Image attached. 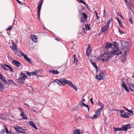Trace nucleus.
<instances>
[{"label": "nucleus", "instance_id": "obj_1", "mask_svg": "<svg viewBox=\"0 0 134 134\" xmlns=\"http://www.w3.org/2000/svg\"><path fill=\"white\" fill-rule=\"evenodd\" d=\"M118 44L117 42H113L112 43H107L105 46V51L107 50L106 52L102 54L98 59L102 60L103 61H107L114 55H118L120 53H122L123 51L121 52L120 50H118Z\"/></svg>", "mask_w": 134, "mask_h": 134}, {"label": "nucleus", "instance_id": "obj_2", "mask_svg": "<svg viewBox=\"0 0 134 134\" xmlns=\"http://www.w3.org/2000/svg\"><path fill=\"white\" fill-rule=\"evenodd\" d=\"M27 77V75L24 73L21 72V75L18 80L20 83H24L25 79Z\"/></svg>", "mask_w": 134, "mask_h": 134}, {"label": "nucleus", "instance_id": "obj_3", "mask_svg": "<svg viewBox=\"0 0 134 134\" xmlns=\"http://www.w3.org/2000/svg\"><path fill=\"white\" fill-rule=\"evenodd\" d=\"M43 2V0H41V1L38 2L37 8V15L39 19H40V11L41 9V7Z\"/></svg>", "mask_w": 134, "mask_h": 134}, {"label": "nucleus", "instance_id": "obj_4", "mask_svg": "<svg viewBox=\"0 0 134 134\" xmlns=\"http://www.w3.org/2000/svg\"><path fill=\"white\" fill-rule=\"evenodd\" d=\"M18 52H19L22 56H23L27 62L29 63L30 64H31L32 63V62L30 60L29 58L27 57L26 54H24L20 51H19Z\"/></svg>", "mask_w": 134, "mask_h": 134}, {"label": "nucleus", "instance_id": "obj_5", "mask_svg": "<svg viewBox=\"0 0 134 134\" xmlns=\"http://www.w3.org/2000/svg\"><path fill=\"white\" fill-rule=\"evenodd\" d=\"M96 79L100 80L104 79L105 76L104 73L101 72L98 75H96Z\"/></svg>", "mask_w": 134, "mask_h": 134}, {"label": "nucleus", "instance_id": "obj_6", "mask_svg": "<svg viewBox=\"0 0 134 134\" xmlns=\"http://www.w3.org/2000/svg\"><path fill=\"white\" fill-rule=\"evenodd\" d=\"M60 82L62 85L63 86L65 85L66 84H67L69 85V83L70 82V81L65 79H62L60 80Z\"/></svg>", "mask_w": 134, "mask_h": 134}, {"label": "nucleus", "instance_id": "obj_7", "mask_svg": "<svg viewBox=\"0 0 134 134\" xmlns=\"http://www.w3.org/2000/svg\"><path fill=\"white\" fill-rule=\"evenodd\" d=\"M18 109L21 112L20 115L21 117H23V119H27V118L24 113L23 110L20 107H19L18 108Z\"/></svg>", "mask_w": 134, "mask_h": 134}, {"label": "nucleus", "instance_id": "obj_8", "mask_svg": "<svg viewBox=\"0 0 134 134\" xmlns=\"http://www.w3.org/2000/svg\"><path fill=\"white\" fill-rule=\"evenodd\" d=\"M131 127V126L129 124L123 125L122 126V131H126L128 129H129Z\"/></svg>", "mask_w": 134, "mask_h": 134}, {"label": "nucleus", "instance_id": "obj_9", "mask_svg": "<svg viewBox=\"0 0 134 134\" xmlns=\"http://www.w3.org/2000/svg\"><path fill=\"white\" fill-rule=\"evenodd\" d=\"M101 111V110L98 109L95 113V114L94 115V116L92 117L91 118L92 119L96 118L99 117L100 115V111Z\"/></svg>", "mask_w": 134, "mask_h": 134}, {"label": "nucleus", "instance_id": "obj_10", "mask_svg": "<svg viewBox=\"0 0 134 134\" xmlns=\"http://www.w3.org/2000/svg\"><path fill=\"white\" fill-rule=\"evenodd\" d=\"M131 114H130V113H128L127 112H126L124 114H120V116L122 118H129L131 116Z\"/></svg>", "mask_w": 134, "mask_h": 134}, {"label": "nucleus", "instance_id": "obj_11", "mask_svg": "<svg viewBox=\"0 0 134 134\" xmlns=\"http://www.w3.org/2000/svg\"><path fill=\"white\" fill-rule=\"evenodd\" d=\"M122 83L121 84V86L125 90V91L127 92L129 91V90L128 89L126 86V85L125 82L122 81Z\"/></svg>", "mask_w": 134, "mask_h": 134}, {"label": "nucleus", "instance_id": "obj_12", "mask_svg": "<svg viewBox=\"0 0 134 134\" xmlns=\"http://www.w3.org/2000/svg\"><path fill=\"white\" fill-rule=\"evenodd\" d=\"M15 131L17 132H19L20 131L19 130L20 129L21 130H24L25 129H23L22 127L19 126H16V127H14Z\"/></svg>", "mask_w": 134, "mask_h": 134}, {"label": "nucleus", "instance_id": "obj_13", "mask_svg": "<svg viewBox=\"0 0 134 134\" xmlns=\"http://www.w3.org/2000/svg\"><path fill=\"white\" fill-rule=\"evenodd\" d=\"M31 38L32 40L35 42H37V37L36 36H35L33 35H31Z\"/></svg>", "mask_w": 134, "mask_h": 134}, {"label": "nucleus", "instance_id": "obj_14", "mask_svg": "<svg viewBox=\"0 0 134 134\" xmlns=\"http://www.w3.org/2000/svg\"><path fill=\"white\" fill-rule=\"evenodd\" d=\"M0 79H1V80L4 83H4L6 84L7 83V82L5 78L1 74H0Z\"/></svg>", "mask_w": 134, "mask_h": 134}, {"label": "nucleus", "instance_id": "obj_15", "mask_svg": "<svg viewBox=\"0 0 134 134\" xmlns=\"http://www.w3.org/2000/svg\"><path fill=\"white\" fill-rule=\"evenodd\" d=\"M80 104L82 106H84L86 107L88 109V111H89V107L88 105L86 104L85 103H83V102L82 101H81V102Z\"/></svg>", "mask_w": 134, "mask_h": 134}, {"label": "nucleus", "instance_id": "obj_16", "mask_svg": "<svg viewBox=\"0 0 134 134\" xmlns=\"http://www.w3.org/2000/svg\"><path fill=\"white\" fill-rule=\"evenodd\" d=\"M13 63L15 65L19 67L21 66L20 63L17 61L13 60Z\"/></svg>", "mask_w": 134, "mask_h": 134}, {"label": "nucleus", "instance_id": "obj_17", "mask_svg": "<svg viewBox=\"0 0 134 134\" xmlns=\"http://www.w3.org/2000/svg\"><path fill=\"white\" fill-rule=\"evenodd\" d=\"M108 28V27H107L105 25H103L101 31L102 32H104L105 31L107 30Z\"/></svg>", "mask_w": 134, "mask_h": 134}, {"label": "nucleus", "instance_id": "obj_18", "mask_svg": "<svg viewBox=\"0 0 134 134\" xmlns=\"http://www.w3.org/2000/svg\"><path fill=\"white\" fill-rule=\"evenodd\" d=\"M90 61L92 64L93 65L94 67L96 68V71L97 72L98 71V67L97 66L96 64L95 63L93 62V61L90 60Z\"/></svg>", "mask_w": 134, "mask_h": 134}, {"label": "nucleus", "instance_id": "obj_19", "mask_svg": "<svg viewBox=\"0 0 134 134\" xmlns=\"http://www.w3.org/2000/svg\"><path fill=\"white\" fill-rule=\"evenodd\" d=\"M129 86V89L131 91H134V85L131 83L130 84H128Z\"/></svg>", "mask_w": 134, "mask_h": 134}, {"label": "nucleus", "instance_id": "obj_20", "mask_svg": "<svg viewBox=\"0 0 134 134\" xmlns=\"http://www.w3.org/2000/svg\"><path fill=\"white\" fill-rule=\"evenodd\" d=\"M69 84V85L72 87L75 91H77V87L76 86L74 85L73 84L71 81Z\"/></svg>", "mask_w": 134, "mask_h": 134}, {"label": "nucleus", "instance_id": "obj_21", "mask_svg": "<svg viewBox=\"0 0 134 134\" xmlns=\"http://www.w3.org/2000/svg\"><path fill=\"white\" fill-rule=\"evenodd\" d=\"M29 124L32 126L33 127L35 128L37 130L38 129V128L36 127V126L35 124L32 121H29Z\"/></svg>", "mask_w": 134, "mask_h": 134}, {"label": "nucleus", "instance_id": "obj_22", "mask_svg": "<svg viewBox=\"0 0 134 134\" xmlns=\"http://www.w3.org/2000/svg\"><path fill=\"white\" fill-rule=\"evenodd\" d=\"M74 63L77 65V63L78 62V60L77 58V57H76V54H75L74 55Z\"/></svg>", "mask_w": 134, "mask_h": 134}, {"label": "nucleus", "instance_id": "obj_23", "mask_svg": "<svg viewBox=\"0 0 134 134\" xmlns=\"http://www.w3.org/2000/svg\"><path fill=\"white\" fill-rule=\"evenodd\" d=\"M3 84V83L0 81V92L2 91L4 88Z\"/></svg>", "mask_w": 134, "mask_h": 134}, {"label": "nucleus", "instance_id": "obj_24", "mask_svg": "<svg viewBox=\"0 0 134 134\" xmlns=\"http://www.w3.org/2000/svg\"><path fill=\"white\" fill-rule=\"evenodd\" d=\"M112 21V18H109V20L108 21L107 23L105 25L106 26H107V27H109V24L110 23V22Z\"/></svg>", "mask_w": 134, "mask_h": 134}, {"label": "nucleus", "instance_id": "obj_25", "mask_svg": "<svg viewBox=\"0 0 134 134\" xmlns=\"http://www.w3.org/2000/svg\"><path fill=\"white\" fill-rule=\"evenodd\" d=\"M4 65H5V66L9 68V70L11 72H13V69L9 65H6L5 64H4Z\"/></svg>", "mask_w": 134, "mask_h": 134}, {"label": "nucleus", "instance_id": "obj_26", "mask_svg": "<svg viewBox=\"0 0 134 134\" xmlns=\"http://www.w3.org/2000/svg\"><path fill=\"white\" fill-rule=\"evenodd\" d=\"M121 60L122 61V62H124L126 59V56H125L124 55V56L122 55L121 56Z\"/></svg>", "mask_w": 134, "mask_h": 134}, {"label": "nucleus", "instance_id": "obj_27", "mask_svg": "<svg viewBox=\"0 0 134 134\" xmlns=\"http://www.w3.org/2000/svg\"><path fill=\"white\" fill-rule=\"evenodd\" d=\"M99 105L101 107L100 108L98 109L99 110H102L103 108L104 107V104L101 102H98Z\"/></svg>", "mask_w": 134, "mask_h": 134}, {"label": "nucleus", "instance_id": "obj_28", "mask_svg": "<svg viewBox=\"0 0 134 134\" xmlns=\"http://www.w3.org/2000/svg\"><path fill=\"white\" fill-rule=\"evenodd\" d=\"M74 134H80V131L79 129H76L75 130L74 132Z\"/></svg>", "mask_w": 134, "mask_h": 134}, {"label": "nucleus", "instance_id": "obj_29", "mask_svg": "<svg viewBox=\"0 0 134 134\" xmlns=\"http://www.w3.org/2000/svg\"><path fill=\"white\" fill-rule=\"evenodd\" d=\"M114 131L116 132L117 131H122V128H116L115 127H114Z\"/></svg>", "mask_w": 134, "mask_h": 134}, {"label": "nucleus", "instance_id": "obj_30", "mask_svg": "<svg viewBox=\"0 0 134 134\" xmlns=\"http://www.w3.org/2000/svg\"><path fill=\"white\" fill-rule=\"evenodd\" d=\"M91 54V50L90 49H87L86 50V55L89 57L90 56V55Z\"/></svg>", "mask_w": 134, "mask_h": 134}, {"label": "nucleus", "instance_id": "obj_31", "mask_svg": "<svg viewBox=\"0 0 134 134\" xmlns=\"http://www.w3.org/2000/svg\"><path fill=\"white\" fill-rule=\"evenodd\" d=\"M123 107L125 108L126 110V111H128L129 113H130V114H132V115H133V111H132L128 109L125 107Z\"/></svg>", "mask_w": 134, "mask_h": 134}, {"label": "nucleus", "instance_id": "obj_32", "mask_svg": "<svg viewBox=\"0 0 134 134\" xmlns=\"http://www.w3.org/2000/svg\"><path fill=\"white\" fill-rule=\"evenodd\" d=\"M53 82L56 83L58 85H60V84L59 83V82H60V80H59L56 79L54 81H52L51 83H53Z\"/></svg>", "mask_w": 134, "mask_h": 134}, {"label": "nucleus", "instance_id": "obj_33", "mask_svg": "<svg viewBox=\"0 0 134 134\" xmlns=\"http://www.w3.org/2000/svg\"><path fill=\"white\" fill-rule=\"evenodd\" d=\"M82 14L83 16V18H84V20H86V19L87 18L88 16L87 14L83 13H82Z\"/></svg>", "mask_w": 134, "mask_h": 134}, {"label": "nucleus", "instance_id": "obj_34", "mask_svg": "<svg viewBox=\"0 0 134 134\" xmlns=\"http://www.w3.org/2000/svg\"><path fill=\"white\" fill-rule=\"evenodd\" d=\"M85 29L86 30H89L90 29V27L88 24H86L85 25Z\"/></svg>", "mask_w": 134, "mask_h": 134}, {"label": "nucleus", "instance_id": "obj_35", "mask_svg": "<svg viewBox=\"0 0 134 134\" xmlns=\"http://www.w3.org/2000/svg\"><path fill=\"white\" fill-rule=\"evenodd\" d=\"M80 21L81 23L84 24L85 20L83 17H81L80 19Z\"/></svg>", "mask_w": 134, "mask_h": 134}, {"label": "nucleus", "instance_id": "obj_36", "mask_svg": "<svg viewBox=\"0 0 134 134\" xmlns=\"http://www.w3.org/2000/svg\"><path fill=\"white\" fill-rule=\"evenodd\" d=\"M10 47L13 51H15L16 49H17L16 45H15V46H11Z\"/></svg>", "mask_w": 134, "mask_h": 134}, {"label": "nucleus", "instance_id": "obj_37", "mask_svg": "<svg viewBox=\"0 0 134 134\" xmlns=\"http://www.w3.org/2000/svg\"><path fill=\"white\" fill-rule=\"evenodd\" d=\"M81 118L80 116H79L78 118L75 119L76 122H79L81 120Z\"/></svg>", "mask_w": 134, "mask_h": 134}, {"label": "nucleus", "instance_id": "obj_38", "mask_svg": "<svg viewBox=\"0 0 134 134\" xmlns=\"http://www.w3.org/2000/svg\"><path fill=\"white\" fill-rule=\"evenodd\" d=\"M53 74H59V71L55 70H53Z\"/></svg>", "mask_w": 134, "mask_h": 134}, {"label": "nucleus", "instance_id": "obj_39", "mask_svg": "<svg viewBox=\"0 0 134 134\" xmlns=\"http://www.w3.org/2000/svg\"><path fill=\"white\" fill-rule=\"evenodd\" d=\"M26 73L28 75L30 76H31L32 75V72H30L28 71H26Z\"/></svg>", "mask_w": 134, "mask_h": 134}, {"label": "nucleus", "instance_id": "obj_40", "mask_svg": "<svg viewBox=\"0 0 134 134\" xmlns=\"http://www.w3.org/2000/svg\"><path fill=\"white\" fill-rule=\"evenodd\" d=\"M4 129H4V130H5L6 133H9V131H8V129L5 126H3Z\"/></svg>", "mask_w": 134, "mask_h": 134}, {"label": "nucleus", "instance_id": "obj_41", "mask_svg": "<svg viewBox=\"0 0 134 134\" xmlns=\"http://www.w3.org/2000/svg\"><path fill=\"white\" fill-rule=\"evenodd\" d=\"M5 132L4 129H3L0 131V134H3Z\"/></svg>", "mask_w": 134, "mask_h": 134}, {"label": "nucleus", "instance_id": "obj_42", "mask_svg": "<svg viewBox=\"0 0 134 134\" xmlns=\"http://www.w3.org/2000/svg\"><path fill=\"white\" fill-rule=\"evenodd\" d=\"M13 27V26H10L7 29H6V30H11L12 29V27Z\"/></svg>", "mask_w": 134, "mask_h": 134}, {"label": "nucleus", "instance_id": "obj_43", "mask_svg": "<svg viewBox=\"0 0 134 134\" xmlns=\"http://www.w3.org/2000/svg\"><path fill=\"white\" fill-rule=\"evenodd\" d=\"M2 67V68L4 70H5L7 71V70H8V69H7L5 67V65H4H4H1Z\"/></svg>", "mask_w": 134, "mask_h": 134}, {"label": "nucleus", "instance_id": "obj_44", "mask_svg": "<svg viewBox=\"0 0 134 134\" xmlns=\"http://www.w3.org/2000/svg\"><path fill=\"white\" fill-rule=\"evenodd\" d=\"M103 12H104V14H103V17H105L107 13H106V11L105 10H103Z\"/></svg>", "mask_w": 134, "mask_h": 134}, {"label": "nucleus", "instance_id": "obj_45", "mask_svg": "<svg viewBox=\"0 0 134 134\" xmlns=\"http://www.w3.org/2000/svg\"><path fill=\"white\" fill-rule=\"evenodd\" d=\"M8 81H10V83H13V84L15 83L14 82L13 80L11 79H8Z\"/></svg>", "mask_w": 134, "mask_h": 134}, {"label": "nucleus", "instance_id": "obj_46", "mask_svg": "<svg viewBox=\"0 0 134 134\" xmlns=\"http://www.w3.org/2000/svg\"><path fill=\"white\" fill-rule=\"evenodd\" d=\"M21 5H22L23 4V3L20 1H19V0H16Z\"/></svg>", "mask_w": 134, "mask_h": 134}, {"label": "nucleus", "instance_id": "obj_47", "mask_svg": "<svg viewBox=\"0 0 134 134\" xmlns=\"http://www.w3.org/2000/svg\"><path fill=\"white\" fill-rule=\"evenodd\" d=\"M127 52L126 51H124V53H123V55H124L125 56H126L127 54ZM124 56V55H123Z\"/></svg>", "mask_w": 134, "mask_h": 134}, {"label": "nucleus", "instance_id": "obj_48", "mask_svg": "<svg viewBox=\"0 0 134 134\" xmlns=\"http://www.w3.org/2000/svg\"><path fill=\"white\" fill-rule=\"evenodd\" d=\"M95 14H96V15L97 16V18L96 19V20L97 19H99V16H98V14H97V13L96 12H95Z\"/></svg>", "mask_w": 134, "mask_h": 134}, {"label": "nucleus", "instance_id": "obj_49", "mask_svg": "<svg viewBox=\"0 0 134 134\" xmlns=\"http://www.w3.org/2000/svg\"><path fill=\"white\" fill-rule=\"evenodd\" d=\"M90 101L91 102V103L92 104H93V98H91L90 99Z\"/></svg>", "mask_w": 134, "mask_h": 134}, {"label": "nucleus", "instance_id": "obj_50", "mask_svg": "<svg viewBox=\"0 0 134 134\" xmlns=\"http://www.w3.org/2000/svg\"><path fill=\"white\" fill-rule=\"evenodd\" d=\"M18 133H22L23 134L25 133V134H26V133H25V132H23V131H19V132H18Z\"/></svg>", "mask_w": 134, "mask_h": 134}, {"label": "nucleus", "instance_id": "obj_51", "mask_svg": "<svg viewBox=\"0 0 134 134\" xmlns=\"http://www.w3.org/2000/svg\"><path fill=\"white\" fill-rule=\"evenodd\" d=\"M119 16H120L122 18V19H124V17H123V16H122V15H121V14H120L119 15H118Z\"/></svg>", "mask_w": 134, "mask_h": 134}, {"label": "nucleus", "instance_id": "obj_52", "mask_svg": "<svg viewBox=\"0 0 134 134\" xmlns=\"http://www.w3.org/2000/svg\"><path fill=\"white\" fill-rule=\"evenodd\" d=\"M119 32L121 34H122L124 33L123 32L121 31L119 29Z\"/></svg>", "mask_w": 134, "mask_h": 134}, {"label": "nucleus", "instance_id": "obj_53", "mask_svg": "<svg viewBox=\"0 0 134 134\" xmlns=\"http://www.w3.org/2000/svg\"><path fill=\"white\" fill-rule=\"evenodd\" d=\"M129 21L132 24H133V22L132 21V19L131 18L129 19Z\"/></svg>", "mask_w": 134, "mask_h": 134}, {"label": "nucleus", "instance_id": "obj_54", "mask_svg": "<svg viewBox=\"0 0 134 134\" xmlns=\"http://www.w3.org/2000/svg\"><path fill=\"white\" fill-rule=\"evenodd\" d=\"M116 19L118 20V22L119 23H120V21L119 20V18H118V17H117L116 18Z\"/></svg>", "mask_w": 134, "mask_h": 134}, {"label": "nucleus", "instance_id": "obj_55", "mask_svg": "<svg viewBox=\"0 0 134 134\" xmlns=\"http://www.w3.org/2000/svg\"><path fill=\"white\" fill-rule=\"evenodd\" d=\"M81 3L83 4L84 5H86V4L85 2L83 1H81Z\"/></svg>", "mask_w": 134, "mask_h": 134}, {"label": "nucleus", "instance_id": "obj_56", "mask_svg": "<svg viewBox=\"0 0 134 134\" xmlns=\"http://www.w3.org/2000/svg\"><path fill=\"white\" fill-rule=\"evenodd\" d=\"M12 46H15V45H16L15 44V43L14 42L12 41Z\"/></svg>", "mask_w": 134, "mask_h": 134}, {"label": "nucleus", "instance_id": "obj_57", "mask_svg": "<svg viewBox=\"0 0 134 134\" xmlns=\"http://www.w3.org/2000/svg\"><path fill=\"white\" fill-rule=\"evenodd\" d=\"M123 111H124V110H121V111L120 112V114H122V113H123Z\"/></svg>", "mask_w": 134, "mask_h": 134}, {"label": "nucleus", "instance_id": "obj_58", "mask_svg": "<svg viewBox=\"0 0 134 134\" xmlns=\"http://www.w3.org/2000/svg\"><path fill=\"white\" fill-rule=\"evenodd\" d=\"M32 72V75H36L37 73L35 72Z\"/></svg>", "mask_w": 134, "mask_h": 134}, {"label": "nucleus", "instance_id": "obj_59", "mask_svg": "<svg viewBox=\"0 0 134 134\" xmlns=\"http://www.w3.org/2000/svg\"><path fill=\"white\" fill-rule=\"evenodd\" d=\"M119 25L122 27H123L122 26V24L121 23V22H120V23H119Z\"/></svg>", "mask_w": 134, "mask_h": 134}, {"label": "nucleus", "instance_id": "obj_60", "mask_svg": "<svg viewBox=\"0 0 134 134\" xmlns=\"http://www.w3.org/2000/svg\"><path fill=\"white\" fill-rule=\"evenodd\" d=\"M34 108V107H33V108ZM32 110H33V111L34 112H35V113H37V111H36V110L34 109H32Z\"/></svg>", "mask_w": 134, "mask_h": 134}, {"label": "nucleus", "instance_id": "obj_61", "mask_svg": "<svg viewBox=\"0 0 134 134\" xmlns=\"http://www.w3.org/2000/svg\"><path fill=\"white\" fill-rule=\"evenodd\" d=\"M12 131L11 130H9V133H12Z\"/></svg>", "mask_w": 134, "mask_h": 134}, {"label": "nucleus", "instance_id": "obj_62", "mask_svg": "<svg viewBox=\"0 0 134 134\" xmlns=\"http://www.w3.org/2000/svg\"><path fill=\"white\" fill-rule=\"evenodd\" d=\"M53 70H49V72H52V73L53 74Z\"/></svg>", "mask_w": 134, "mask_h": 134}, {"label": "nucleus", "instance_id": "obj_63", "mask_svg": "<svg viewBox=\"0 0 134 134\" xmlns=\"http://www.w3.org/2000/svg\"><path fill=\"white\" fill-rule=\"evenodd\" d=\"M39 76V75H38L36 74V76L37 77H38Z\"/></svg>", "mask_w": 134, "mask_h": 134}, {"label": "nucleus", "instance_id": "obj_64", "mask_svg": "<svg viewBox=\"0 0 134 134\" xmlns=\"http://www.w3.org/2000/svg\"><path fill=\"white\" fill-rule=\"evenodd\" d=\"M82 101H83V102H85V99H82Z\"/></svg>", "mask_w": 134, "mask_h": 134}]
</instances>
